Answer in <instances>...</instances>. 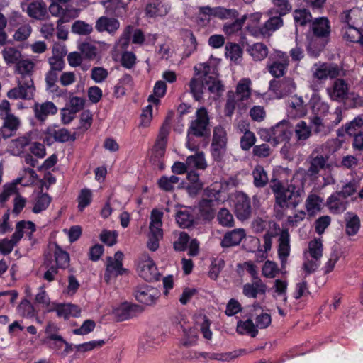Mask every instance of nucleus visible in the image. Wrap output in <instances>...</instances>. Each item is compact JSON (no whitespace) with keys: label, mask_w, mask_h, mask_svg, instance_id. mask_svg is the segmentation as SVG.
Listing matches in <instances>:
<instances>
[{"label":"nucleus","mask_w":363,"mask_h":363,"mask_svg":"<svg viewBox=\"0 0 363 363\" xmlns=\"http://www.w3.org/2000/svg\"><path fill=\"white\" fill-rule=\"evenodd\" d=\"M238 15V11L235 9H226L221 6L214 7V17L220 19H234Z\"/></svg>","instance_id":"53"},{"label":"nucleus","mask_w":363,"mask_h":363,"mask_svg":"<svg viewBox=\"0 0 363 363\" xmlns=\"http://www.w3.org/2000/svg\"><path fill=\"white\" fill-rule=\"evenodd\" d=\"M18 312L23 317L32 318L35 315L34 308L27 299L21 301L18 306Z\"/></svg>","instance_id":"62"},{"label":"nucleus","mask_w":363,"mask_h":363,"mask_svg":"<svg viewBox=\"0 0 363 363\" xmlns=\"http://www.w3.org/2000/svg\"><path fill=\"white\" fill-rule=\"evenodd\" d=\"M252 213L250 199L244 193H238L235 197V213L240 220L248 219Z\"/></svg>","instance_id":"11"},{"label":"nucleus","mask_w":363,"mask_h":363,"mask_svg":"<svg viewBox=\"0 0 363 363\" xmlns=\"http://www.w3.org/2000/svg\"><path fill=\"white\" fill-rule=\"evenodd\" d=\"M342 71V69L335 64H315L313 67V77L318 80H325L328 77L333 79L340 76Z\"/></svg>","instance_id":"9"},{"label":"nucleus","mask_w":363,"mask_h":363,"mask_svg":"<svg viewBox=\"0 0 363 363\" xmlns=\"http://www.w3.org/2000/svg\"><path fill=\"white\" fill-rule=\"evenodd\" d=\"M250 85V79H243L240 80L237 85L235 95L233 94V96L235 97L238 101H242L247 100L251 95Z\"/></svg>","instance_id":"41"},{"label":"nucleus","mask_w":363,"mask_h":363,"mask_svg":"<svg viewBox=\"0 0 363 363\" xmlns=\"http://www.w3.org/2000/svg\"><path fill=\"white\" fill-rule=\"evenodd\" d=\"M58 73L49 70L45 75L46 89L52 93H55L59 89V86L56 84L58 79Z\"/></svg>","instance_id":"59"},{"label":"nucleus","mask_w":363,"mask_h":363,"mask_svg":"<svg viewBox=\"0 0 363 363\" xmlns=\"http://www.w3.org/2000/svg\"><path fill=\"white\" fill-rule=\"evenodd\" d=\"M137 270L139 276L146 281L157 280L160 276L156 265L148 256H145L144 259L140 260Z\"/></svg>","instance_id":"10"},{"label":"nucleus","mask_w":363,"mask_h":363,"mask_svg":"<svg viewBox=\"0 0 363 363\" xmlns=\"http://www.w3.org/2000/svg\"><path fill=\"white\" fill-rule=\"evenodd\" d=\"M294 18L296 25L303 26L311 21L312 16L306 9H296L294 12Z\"/></svg>","instance_id":"55"},{"label":"nucleus","mask_w":363,"mask_h":363,"mask_svg":"<svg viewBox=\"0 0 363 363\" xmlns=\"http://www.w3.org/2000/svg\"><path fill=\"white\" fill-rule=\"evenodd\" d=\"M186 161L189 169H205L207 167L204 154L202 152L189 156Z\"/></svg>","instance_id":"47"},{"label":"nucleus","mask_w":363,"mask_h":363,"mask_svg":"<svg viewBox=\"0 0 363 363\" xmlns=\"http://www.w3.org/2000/svg\"><path fill=\"white\" fill-rule=\"evenodd\" d=\"M119 28V21L113 17L101 16L96 20L95 24V28L98 32H107L112 35L116 33Z\"/></svg>","instance_id":"16"},{"label":"nucleus","mask_w":363,"mask_h":363,"mask_svg":"<svg viewBox=\"0 0 363 363\" xmlns=\"http://www.w3.org/2000/svg\"><path fill=\"white\" fill-rule=\"evenodd\" d=\"M176 220L181 228H189L194 224V216L190 209L186 208L177 212Z\"/></svg>","instance_id":"40"},{"label":"nucleus","mask_w":363,"mask_h":363,"mask_svg":"<svg viewBox=\"0 0 363 363\" xmlns=\"http://www.w3.org/2000/svg\"><path fill=\"white\" fill-rule=\"evenodd\" d=\"M236 330L239 334H247L252 337H255L258 333V330L250 318L245 321L239 320L237 323Z\"/></svg>","instance_id":"42"},{"label":"nucleus","mask_w":363,"mask_h":363,"mask_svg":"<svg viewBox=\"0 0 363 363\" xmlns=\"http://www.w3.org/2000/svg\"><path fill=\"white\" fill-rule=\"evenodd\" d=\"M92 200V193L88 189H83L81 190L78 197V209L82 212L84 209L88 206Z\"/></svg>","instance_id":"56"},{"label":"nucleus","mask_w":363,"mask_h":363,"mask_svg":"<svg viewBox=\"0 0 363 363\" xmlns=\"http://www.w3.org/2000/svg\"><path fill=\"white\" fill-rule=\"evenodd\" d=\"M123 253L121 251H117L114 255V258L107 257V264L104 273V280L108 283L112 277L123 275L127 272V269L123 267Z\"/></svg>","instance_id":"7"},{"label":"nucleus","mask_w":363,"mask_h":363,"mask_svg":"<svg viewBox=\"0 0 363 363\" xmlns=\"http://www.w3.org/2000/svg\"><path fill=\"white\" fill-rule=\"evenodd\" d=\"M342 120V108H336L333 114H330V118L318 116H311L309 118V125L312 133L315 135L325 136L339 124Z\"/></svg>","instance_id":"5"},{"label":"nucleus","mask_w":363,"mask_h":363,"mask_svg":"<svg viewBox=\"0 0 363 363\" xmlns=\"http://www.w3.org/2000/svg\"><path fill=\"white\" fill-rule=\"evenodd\" d=\"M170 6L162 0H149L145 7V14L150 18L166 16Z\"/></svg>","instance_id":"18"},{"label":"nucleus","mask_w":363,"mask_h":363,"mask_svg":"<svg viewBox=\"0 0 363 363\" xmlns=\"http://www.w3.org/2000/svg\"><path fill=\"white\" fill-rule=\"evenodd\" d=\"M327 91L331 100L343 102L347 99L349 86L348 84L342 79H336L333 86L328 88Z\"/></svg>","instance_id":"12"},{"label":"nucleus","mask_w":363,"mask_h":363,"mask_svg":"<svg viewBox=\"0 0 363 363\" xmlns=\"http://www.w3.org/2000/svg\"><path fill=\"white\" fill-rule=\"evenodd\" d=\"M282 16H274L267 20L264 24L259 28H250L247 26V30L255 36L261 35L264 38L269 37L271 33L283 26Z\"/></svg>","instance_id":"8"},{"label":"nucleus","mask_w":363,"mask_h":363,"mask_svg":"<svg viewBox=\"0 0 363 363\" xmlns=\"http://www.w3.org/2000/svg\"><path fill=\"white\" fill-rule=\"evenodd\" d=\"M267 286L260 279L253 281L252 284H245L243 286V294L249 298H256L258 294H264Z\"/></svg>","instance_id":"34"},{"label":"nucleus","mask_w":363,"mask_h":363,"mask_svg":"<svg viewBox=\"0 0 363 363\" xmlns=\"http://www.w3.org/2000/svg\"><path fill=\"white\" fill-rule=\"evenodd\" d=\"M3 57L8 65L17 64L21 58V52L16 48L6 47L2 51Z\"/></svg>","instance_id":"50"},{"label":"nucleus","mask_w":363,"mask_h":363,"mask_svg":"<svg viewBox=\"0 0 363 363\" xmlns=\"http://www.w3.org/2000/svg\"><path fill=\"white\" fill-rule=\"evenodd\" d=\"M247 52L252 57L255 61H262L269 54L267 46L262 43H256L252 45H249Z\"/></svg>","instance_id":"37"},{"label":"nucleus","mask_w":363,"mask_h":363,"mask_svg":"<svg viewBox=\"0 0 363 363\" xmlns=\"http://www.w3.org/2000/svg\"><path fill=\"white\" fill-rule=\"evenodd\" d=\"M326 41L323 38L313 36L308 43L307 51L311 56L316 57L323 50Z\"/></svg>","instance_id":"44"},{"label":"nucleus","mask_w":363,"mask_h":363,"mask_svg":"<svg viewBox=\"0 0 363 363\" xmlns=\"http://www.w3.org/2000/svg\"><path fill=\"white\" fill-rule=\"evenodd\" d=\"M272 128L273 141L274 144H277L284 141H289L292 135L289 124L286 121H282L275 125Z\"/></svg>","instance_id":"21"},{"label":"nucleus","mask_w":363,"mask_h":363,"mask_svg":"<svg viewBox=\"0 0 363 363\" xmlns=\"http://www.w3.org/2000/svg\"><path fill=\"white\" fill-rule=\"evenodd\" d=\"M235 20L232 23H225L223 25V30L228 35H233L242 30L245 21L247 20V15H243L240 18H235Z\"/></svg>","instance_id":"46"},{"label":"nucleus","mask_w":363,"mask_h":363,"mask_svg":"<svg viewBox=\"0 0 363 363\" xmlns=\"http://www.w3.org/2000/svg\"><path fill=\"white\" fill-rule=\"evenodd\" d=\"M93 30L91 25L82 21H75L72 26V31L79 35H89Z\"/></svg>","instance_id":"61"},{"label":"nucleus","mask_w":363,"mask_h":363,"mask_svg":"<svg viewBox=\"0 0 363 363\" xmlns=\"http://www.w3.org/2000/svg\"><path fill=\"white\" fill-rule=\"evenodd\" d=\"M18 84L27 93L26 96L33 97L35 88L32 74L21 75L20 77L18 78Z\"/></svg>","instance_id":"48"},{"label":"nucleus","mask_w":363,"mask_h":363,"mask_svg":"<svg viewBox=\"0 0 363 363\" xmlns=\"http://www.w3.org/2000/svg\"><path fill=\"white\" fill-rule=\"evenodd\" d=\"M168 134V128L163 125L160 128V134L152 150V160L154 162H160V159L164 156Z\"/></svg>","instance_id":"15"},{"label":"nucleus","mask_w":363,"mask_h":363,"mask_svg":"<svg viewBox=\"0 0 363 363\" xmlns=\"http://www.w3.org/2000/svg\"><path fill=\"white\" fill-rule=\"evenodd\" d=\"M290 236L287 229L281 232L279 239L278 255L281 261V267H285L287 262V257L290 253Z\"/></svg>","instance_id":"23"},{"label":"nucleus","mask_w":363,"mask_h":363,"mask_svg":"<svg viewBox=\"0 0 363 363\" xmlns=\"http://www.w3.org/2000/svg\"><path fill=\"white\" fill-rule=\"evenodd\" d=\"M35 117L38 121H45L49 115H55L57 112V108L52 101L43 103H35L33 106Z\"/></svg>","instance_id":"20"},{"label":"nucleus","mask_w":363,"mask_h":363,"mask_svg":"<svg viewBox=\"0 0 363 363\" xmlns=\"http://www.w3.org/2000/svg\"><path fill=\"white\" fill-rule=\"evenodd\" d=\"M158 296L159 293L156 289L146 284L138 286L135 291L137 301L147 306L153 304Z\"/></svg>","instance_id":"14"},{"label":"nucleus","mask_w":363,"mask_h":363,"mask_svg":"<svg viewBox=\"0 0 363 363\" xmlns=\"http://www.w3.org/2000/svg\"><path fill=\"white\" fill-rule=\"evenodd\" d=\"M323 146L317 145L306 160L307 169L305 174L311 180L317 179L321 171L330 167L329 155L323 154Z\"/></svg>","instance_id":"4"},{"label":"nucleus","mask_w":363,"mask_h":363,"mask_svg":"<svg viewBox=\"0 0 363 363\" xmlns=\"http://www.w3.org/2000/svg\"><path fill=\"white\" fill-rule=\"evenodd\" d=\"M243 50L241 47L236 43H228L225 45V55L230 60L238 62L241 60Z\"/></svg>","instance_id":"49"},{"label":"nucleus","mask_w":363,"mask_h":363,"mask_svg":"<svg viewBox=\"0 0 363 363\" xmlns=\"http://www.w3.org/2000/svg\"><path fill=\"white\" fill-rule=\"evenodd\" d=\"M323 199L315 194L309 195L306 201V208L308 213L313 214L321 208Z\"/></svg>","instance_id":"54"},{"label":"nucleus","mask_w":363,"mask_h":363,"mask_svg":"<svg viewBox=\"0 0 363 363\" xmlns=\"http://www.w3.org/2000/svg\"><path fill=\"white\" fill-rule=\"evenodd\" d=\"M53 55L48 58V63L50 66V69L57 72H61L65 67V61L63 57L67 54V50L65 47H54Z\"/></svg>","instance_id":"29"},{"label":"nucleus","mask_w":363,"mask_h":363,"mask_svg":"<svg viewBox=\"0 0 363 363\" xmlns=\"http://www.w3.org/2000/svg\"><path fill=\"white\" fill-rule=\"evenodd\" d=\"M140 312V306L123 303L113 310V314L117 321L121 322L137 315Z\"/></svg>","instance_id":"17"},{"label":"nucleus","mask_w":363,"mask_h":363,"mask_svg":"<svg viewBox=\"0 0 363 363\" xmlns=\"http://www.w3.org/2000/svg\"><path fill=\"white\" fill-rule=\"evenodd\" d=\"M195 358L203 357L204 359H216L218 361H229L234 358L231 353H208V352H195Z\"/></svg>","instance_id":"57"},{"label":"nucleus","mask_w":363,"mask_h":363,"mask_svg":"<svg viewBox=\"0 0 363 363\" xmlns=\"http://www.w3.org/2000/svg\"><path fill=\"white\" fill-rule=\"evenodd\" d=\"M308 253L313 259H319L323 256V244L320 238H315L308 243Z\"/></svg>","instance_id":"51"},{"label":"nucleus","mask_w":363,"mask_h":363,"mask_svg":"<svg viewBox=\"0 0 363 363\" xmlns=\"http://www.w3.org/2000/svg\"><path fill=\"white\" fill-rule=\"evenodd\" d=\"M54 257L56 262V267L58 269H66L69 266V255L63 250L58 245H56L54 252Z\"/></svg>","instance_id":"45"},{"label":"nucleus","mask_w":363,"mask_h":363,"mask_svg":"<svg viewBox=\"0 0 363 363\" xmlns=\"http://www.w3.org/2000/svg\"><path fill=\"white\" fill-rule=\"evenodd\" d=\"M345 223V232L348 235H354L358 233L360 228V220L356 214L347 212Z\"/></svg>","instance_id":"39"},{"label":"nucleus","mask_w":363,"mask_h":363,"mask_svg":"<svg viewBox=\"0 0 363 363\" xmlns=\"http://www.w3.org/2000/svg\"><path fill=\"white\" fill-rule=\"evenodd\" d=\"M209 116L207 110L204 107H201L196 112L195 119L193 120L187 130V143L186 146L191 150H194L195 146L191 145V141L193 138H208L211 135V128Z\"/></svg>","instance_id":"3"},{"label":"nucleus","mask_w":363,"mask_h":363,"mask_svg":"<svg viewBox=\"0 0 363 363\" xmlns=\"http://www.w3.org/2000/svg\"><path fill=\"white\" fill-rule=\"evenodd\" d=\"M219 223L225 227H233L234 219L230 212L225 208H221L217 215Z\"/></svg>","instance_id":"60"},{"label":"nucleus","mask_w":363,"mask_h":363,"mask_svg":"<svg viewBox=\"0 0 363 363\" xmlns=\"http://www.w3.org/2000/svg\"><path fill=\"white\" fill-rule=\"evenodd\" d=\"M288 116L292 118H301L306 115V105L301 96H295L288 102Z\"/></svg>","instance_id":"19"},{"label":"nucleus","mask_w":363,"mask_h":363,"mask_svg":"<svg viewBox=\"0 0 363 363\" xmlns=\"http://www.w3.org/2000/svg\"><path fill=\"white\" fill-rule=\"evenodd\" d=\"M312 30L314 36L325 38L330 33V22L326 18H316L312 24Z\"/></svg>","instance_id":"36"},{"label":"nucleus","mask_w":363,"mask_h":363,"mask_svg":"<svg viewBox=\"0 0 363 363\" xmlns=\"http://www.w3.org/2000/svg\"><path fill=\"white\" fill-rule=\"evenodd\" d=\"M245 236V230L243 228L234 229L231 231L227 232L224 235L223 238L221 240L220 245L223 248L237 246L241 242Z\"/></svg>","instance_id":"25"},{"label":"nucleus","mask_w":363,"mask_h":363,"mask_svg":"<svg viewBox=\"0 0 363 363\" xmlns=\"http://www.w3.org/2000/svg\"><path fill=\"white\" fill-rule=\"evenodd\" d=\"M27 13L30 17L43 20L48 16V8L43 0H32L28 5Z\"/></svg>","instance_id":"26"},{"label":"nucleus","mask_w":363,"mask_h":363,"mask_svg":"<svg viewBox=\"0 0 363 363\" xmlns=\"http://www.w3.org/2000/svg\"><path fill=\"white\" fill-rule=\"evenodd\" d=\"M294 132L297 143L301 145H303L305 142L312 135L310 125L304 121H300L295 125Z\"/></svg>","instance_id":"33"},{"label":"nucleus","mask_w":363,"mask_h":363,"mask_svg":"<svg viewBox=\"0 0 363 363\" xmlns=\"http://www.w3.org/2000/svg\"><path fill=\"white\" fill-rule=\"evenodd\" d=\"M355 12H359L358 10L354 9H350V10H346L343 11L340 16L341 20L344 23H347L349 26V30L353 31L357 35V38H355L354 36H352V38L350 37V34L348 32L345 33V37H347V39L350 42H359L360 41V39L362 38V35L359 33V31L354 28L353 26L351 25V23H354V22L352 21V17L351 16L352 13H354Z\"/></svg>","instance_id":"38"},{"label":"nucleus","mask_w":363,"mask_h":363,"mask_svg":"<svg viewBox=\"0 0 363 363\" xmlns=\"http://www.w3.org/2000/svg\"><path fill=\"white\" fill-rule=\"evenodd\" d=\"M252 177L253 184L257 188L264 187L269 182L267 173L261 165H257L254 168Z\"/></svg>","instance_id":"43"},{"label":"nucleus","mask_w":363,"mask_h":363,"mask_svg":"<svg viewBox=\"0 0 363 363\" xmlns=\"http://www.w3.org/2000/svg\"><path fill=\"white\" fill-rule=\"evenodd\" d=\"M225 266V262L222 259H214L211 264L208 272V277L213 280H216L222 269Z\"/></svg>","instance_id":"64"},{"label":"nucleus","mask_w":363,"mask_h":363,"mask_svg":"<svg viewBox=\"0 0 363 363\" xmlns=\"http://www.w3.org/2000/svg\"><path fill=\"white\" fill-rule=\"evenodd\" d=\"M195 77L189 82L190 92L196 101L203 98L205 86L211 93L219 94L224 90L223 85L218 79V73L215 66L201 63L194 67Z\"/></svg>","instance_id":"1"},{"label":"nucleus","mask_w":363,"mask_h":363,"mask_svg":"<svg viewBox=\"0 0 363 363\" xmlns=\"http://www.w3.org/2000/svg\"><path fill=\"white\" fill-rule=\"evenodd\" d=\"M256 142V137L253 132L246 131L240 138V147L243 150H249L254 147Z\"/></svg>","instance_id":"63"},{"label":"nucleus","mask_w":363,"mask_h":363,"mask_svg":"<svg viewBox=\"0 0 363 363\" xmlns=\"http://www.w3.org/2000/svg\"><path fill=\"white\" fill-rule=\"evenodd\" d=\"M363 128V118L362 116H358L352 121L347 123L345 125L342 126L337 130L338 136H344L345 134L352 137L361 132Z\"/></svg>","instance_id":"28"},{"label":"nucleus","mask_w":363,"mask_h":363,"mask_svg":"<svg viewBox=\"0 0 363 363\" xmlns=\"http://www.w3.org/2000/svg\"><path fill=\"white\" fill-rule=\"evenodd\" d=\"M216 201L201 199L198 203L199 212L203 220L211 221L216 216Z\"/></svg>","instance_id":"31"},{"label":"nucleus","mask_w":363,"mask_h":363,"mask_svg":"<svg viewBox=\"0 0 363 363\" xmlns=\"http://www.w3.org/2000/svg\"><path fill=\"white\" fill-rule=\"evenodd\" d=\"M270 189L275 197L274 207L281 209H294L303 201L304 191L302 187L294 184L284 185L276 178H272Z\"/></svg>","instance_id":"2"},{"label":"nucleus","mask_w":363,"mask_h":363,"mask_svg":"<svg viewBox=\"0 0 363 363\" xmlns=\"http://www.w3.org/2000/svg\"><path fill=\"white\" fill-rule=\"evenodd\" d=\"M347 204L346 199H343L337 191L327 199V206L333 213L339 214L342 213L345 211Z\"/></svg>","instance_id":"32"},{"label":"nucleus","mask_w":363,"mask_h":363,"mask_svg":"<svg viewBox=\"0 0 363 363\" xmlns=\"http://www.w3.org/2000/svg\"><path fill=\"white\" fill-rule=\"evenodd\" d=\"M46 132L55 141L59 143H66L69 140L74 141L76 140L75 133L71 134L66 128L56 129L55 127H48Z\"/></svg>","instance_id":"35"},{"label":"nucleus","mask_w":363,"mask_h":363,"mask_svg":"<svg viewBox=\"0 0 363 363\" xmlns=\"http://www.w3.org/2000/svg\"><path fill=\"white\" fill-rule=\"evenodd\" d=\"M309 105L311 108L313 116H318L320 117H326L328 115L330 116L329 113V105L322 101L320 95L314 92L309 101Z\"/></svg>","instance_id":"22"},{"label":"nucleus","mask_w":363,"mask_h":363,"mask_svg":"<svg viewBox=\"0 0 363 363\" xmlns=\"http://www.w3.org/2000/svg\"><path fill=\"white\" fill-rule=\"evenodd\" d=\"M133 34L132 43L134 44L142 45L145 41V35L140 29H135L133 26L129 25L125 27L122 34L121 40L122 47L125 48L129 44L130 38Z\"/></svg>","instance_id":"24"},{"label":"nucleus","mask_w":363,"mask_h":363,"mask_svg":"<svg viewBox=\"0 0 363 363\" xmlns=\"http://www.w3.org/2000/svg\"><path fill=\"white\" fill-rule=\"evenodd\" d=\"M106 13L115 16H121L126 12L127 2L125 0H106L102 2Z\"/></svg>","instance_id":"30"},{"label":"nucleus","mask_w":363,"mask_h":363,"mask_svg":"<svg viewBox=\"0 0 363 363\" xmlns=\"http://www.w3.org/2000/svg\"><path fill=\"white\" fill-rule=\"evenodd\" d=\"M184 337L181 340V344L185 347L195 345L198 340V330L194 328L184 329Z\"/></svg>","instance_id":"52"},{"label":"nucleus","mask_w":363,"mask_h":363,"mask_svg":"<svg viewBox=\"0 0 363 363\" xmlns=\"http://www.w3.org/2000/svg\"><path fill=\"white\" fill-rule=\"evenodd\" d=\"M289 62V57L286 52L274 50L269 56L266 68L272 77L281 78L286 74Z\"/></svg>","instance_id":"6"},{"label":"nucleus","mask_w":363,"mask_h":363,"mask_svg":"<svg viewBox=\"0 0 363 363\" xmlns=\"http://www.w3.org/2000/svg\"><path fill=\"white\" fill-rule=\"evenodd\" d=\"M51 202V197L46 193L41 194L37 199L36 203L33 208V212L39 213L45 211Z\"/></svg>","instance_id":"58"},{"label":"nucleus","mask_w":363,"mask_h":363,"mask_svg":"<svg viewBox=\"0 0 363 363\" xmlns=\"http://www.w3.org/2000/svg\"><path fill=\"white\" fill-rule=\"evenodd\" d=\"M269 86L280 98L292 94L296 89L294 80L289 77L284 78L281 80H271Z\"/></svg>","instance_id":"13"},{"label":"nucleus","mask_w":363,"mask_h":363,"mask_svg":"<svg viewBox=\"0 0 363 363\" xmlns=\"http://www.w3.org/2000/svg\"><path fill=\"white\" fill-rule=\"evenodd\" d=\"M20 125V120L13 114H6L4 117V123L1 128V133L4 138H9L14 135Z\"/></svg>","instance_id":"27"}]
</instances>
